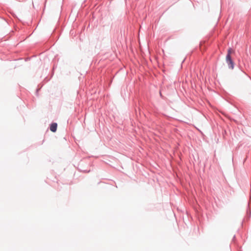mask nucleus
Instances as JSON below:
<instances>
[{"label":"nucleus","mask_w":251,"mask_h":251,"mask_svg":"<svg viewBox=\"0 0 251 251\" xmlns=\"http://www.w3.org/2000/svg\"><path fill=\"white\" fill-rule=\"evenodd\" d=\"M232 52V49L229 48L228 49L227 53L226 55V61L228 65V67L230 69H233L234 67V63L231 58V53Z\"/></svg>","instance_id":"1"},{"label":"nucleus","mask_w":251,"mask_h":251,"mask_svg":"<svg viewBox=\"0 0 251 251\" xmlns=\"http://www.w3.org/2000/svg\"><path fill=\"white\" fill-rule=\"evenodd\" d=\"M57 124L56 123H52L50 125V131L55 132L57 130Z\"/></svg>","instance_id":"2"},{"label":"nucleus","mask_w":251,"mask_h":251,"mask_svg":"<svg viewBox=\"0 0 251 251\" xmlns=\"http://www.w3.org/2000/svg\"><path fill=\"white\" fill-rule=\"evenodd\" d=\"M247 214H249L250 215H251V212H248V211H247Z\"/></svg>","instance_id":"3"},{"label":"nucleus","mask_w":251,"mask_h":251,"mask_svg":"<svg viewBox=\"0 0 251 251\" xmlns=\"http://www.w3.org/2000/svg\"><path fill=\"white\" fill-rule=\"evenodd\" d=\"M160 97H161L162 99H163V98H164V96H163V95H160Z\"/></svg>","instance_id":"4"},{"label":"nucleus","mask_w":251,"mask_h":251,"mask_svg":"<svg viewBox=\"0 0 251 251\" xmlns=\"http://www.w3.org/2000/svg\"><path fill=\"white\" fill-rule=\"evenodd\" d=\"M235 235H234L233 238V240L234 239H235Z\"/></svg>","instance_id":"5"}]
</instances>
